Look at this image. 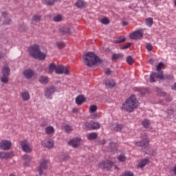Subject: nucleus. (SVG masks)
<instances>
[{"label": "nucleus", "instance_id": "obj_41", "mask_svg": "<svg viewBox=\"0 0 176 176\" xmlns=\"http://www.w3.org/2000/svg\"><path fill=\"white\" fill-rule=\"evenodd\" d=\"M123 129V125L120 124H116V126L114 127L115 131H120Z\"/></svg>", "mask_w": 176, "mask_h": 176}, {"label": "nucleus", "instance_id": "obj_3", "mask_svg": "<svg viewBox=\"0 0 176 176\" xmlns=\"http://www.w3.org/2000/svg\"><path fill=\"white\" fill-rule=\"evenodd\" d=\"M82 58L87 67H93L101 61L100 58L92 52H88L85 55H83Z\"/></svg>", "mask_w": 176, "mask_h": 176}, {"label": "nucleus", "instance_id": "obj_17", "mask_svg": "<svg viewBox=\"0 0 176 176\" xmlns=\"http://www.w3.org/2000/svg\"><path fill=\"white\" fill-rule=\"evenodd\" d=\"M75 6L80 9H83V8H87V3L82 0H78L76 2Z\"/></svg>", "mask_w": 176, "mask_h": 176}, {"label": "nucleus", "instance_id": "obj_13", "mask_svg": "<svg viewBox=\"0 0 176 176\" xmlns=\"http://www.w3.org/2000/svg\"><path fill=\"white\" fill-rule=\"evenodd\" d=\"M13 156H14L13 152H0L1 159H5L6 160L8 159H12Z\"/></svg>", "mask_w": 176, "mask_h": 176}, {"label": "nucleus", "instance_id": "obj_52", "mask_svg": "<svg viewBox=\"0 0 176 176\" xmlns=\"http://www.w3.org/2000/svg\"><path fill=\"white\" fill-rule=\"evenodd\" d=\"M110 146L111 148V151H115V149H116V144L115 143H110Z\"/></svg>", "mask_w": 176, "mask_h": 176}, {"label": "nucleus", "instance_id": "obj_33", "mask_svg": "<svg viewBox=\"0 0 176 176\" xmlns=\"http://www.w3.org/2000/svg\"><path fill=\"white\" fill-rule=\"evenodd\" d=\"M60 31L63 32L64 35H68L71 34V30L68 28H62Z\"/></svg>", "mask_w": 176, "mask_h": 176}, {"label": "nucleus", "instance_id": "obj_39", "mask_svg": "<svg viewBox=\"0 0 176 176\" xmlns=\"http://www.w3.org/2000/svg\"><path fill=\"white\" fill-rule=\"evenodd\" d=\"M85 126L87 129L89 130H93V121H89L85 122Z\"/></svg>", "mask_w": 176, "mask_h": 176}, {"label": "nucleus", "instance_id": "obj_56", "mask_svg": "<svg viewBox=\"0 0 176 176\" xmlns=\"http://www.w3.org/2000/svg\"><path fill=\"white\" fill-rule=\"evenodd\" d=\"M148 155H151V156H156V152L152 151L151 153L150 152Z\"/></svg>", "mask_w": 176, "mask_h": 176}, {"label": "nucleus", "instance_id": "obj_11", "mask_svg": "<svg viewBox=\"0 0 176 176\" xmlns=\"http://www.w3.org/2000/svg\"><path fill=\"white\" fill-rule=\"evenodd\" d=\"M82 139L80 138H74L69 142V145H70V146H73V148H78V146L80 145Z\"/></svg>", "mask_w": 176, "mask_h": 176}, {"label": "nucleus", "instance_id": "obj_40", "mask_svg": "<svg viewBox=\"0 0 176 176\" xmlns=\"http://www.w3.org/2000/svg\"><path fill=\"white\" fill-rule=\"evenodd\" d=\"M100 123L92 121V130H97V129H100Z\"/></svg>", "mask_w": 176, "mask_h": 176}, {"label": "nucleus", "instance_id": "obj_15", "mask_svg": "<svg viewBox=\"0 0 176 176\" xmlns=\"http://www.w3.org/2000/svg\"><path fill=\"white\" fill-rule=\"evenodd\" d=\"M104 85L106 87H109L110 89H112L114 86H116V82L113 80H104Z\"/></svg>", "mask_w": 176, "mask_h": 176}, {"label": "nucleus", "instance_id": "obj_23", "mask_svg": "<svg viewBox=\"0 0 176 176\" xmlns=\"http://www.w3.org/2000/svg\"><path fill=\"white\" fill-rule=\"evenodd\" d=\"M38 81L42 85H47V83L49 82V78H47V76H41L39 77Z\"/></svg>", "mask_w": 176, "mask_h": 176}, {"label": "nucleus", "instance_id": "obj_48", "mask_svg": "<svg viewBox=\"0 0 176 176\" xmlns=\"http://www.w3.org/2000/svg\"><path fill=\"white\" fill-rule=\"evenodd\" d=\"M100 23H102V24H109V19L107 17L103 18L101 19Z\"/></svg>", "mask_w": 176, "mask_h": 176}, {"label": "nucleus", "instance_id": "obj_24", "mask_svg": "<svg viewBox=\"0 0 176 176\" xmlns=\"http://www.w3.org/2000/svg\"><path fill=\"white\" fill-rule=\"evenodd\" d=\"M160 73H152L150 75V82L155 83L156 82V78H159Z\"/></svg>", "mask_w": 176, "mask_h": 176}, {"label": "nucleus", "instance_id": "obj_54", "mask_svg": "<svg viewBox=\"0 0 176 176\" xmlns=\"http://www.w3.org/2000/svg\"><path fill=\"white\" fill-rule=\"evenodd\" d=\"M78 111H79V109H78V108H74L72 109L73 113H78Z\"/></svg>", "mask_w": 176, "mask_h": 176}, {"label": "nucleus", "instance_id": "obj_4", "mask_svg": "<svg viewBox=\"0 0 176 176\" xmlns=\"http://www.w3.org/2000/svg\"><path fill=\"white\" fill-rule=\"evenodd\" d=\"M2 77L1 80L3 83H8L9 82V76L10 75V69L8 67H4L2 69Z\"/></svg>", "mask_w": 176, "mask_h": 176}, {"label": "nucleus", "instance_id": "obj_5", "mask_svg": "<svg viewBox=\"0 0 176 176\" xmlns=\"http://www.w3.org/2000/svg\"><path fill=\"white\" fill-rule=\"evenodd\" d=\"M113 162H112L111 160H107L100 162L98 167L102 170H104L105 171H109V170L112 168V166H113Z\"/></svg>", "mask_w": 176, "mask_h": 176}, {"label": "nucleus", "instance_id": "obj_42", "mask_svg": "<svg viewBox=\"0 0 176 176\" xmlns=\"http://www.w3.org/2000/svg\"><path fill=\"white\" fill-rule=\"evenodd\" d=\"M164 67V64L163 63H160L157 67V71L159 72L158 74H160L162 72V68Z\"/></svg>", "mask_w": 176, "mask_h": 176}, {"label": "nucleus", "instance_id": "obj_31", "mask_svg": "<svg viewBox=\"0 0 176 176\" xmlns=\"http://www.w3.org/2000/svg\"><path fill=\"white\" fill-rule=\"evenodd\" d=\"M114 42L115 43H123V42H126V38L124 36H121L114 41Z\"/></svg>", "mask_w": 176, "mask_h": 176}, {"label": "nucleus", "instance_id": "obj_12", "mask_svg": "<svg viewBox=\"0 0 176 176\" xmlns=\"http://www.w3.org/2000/svg\"><path fill=\"white\" fill-rule=\"evenodd\" d=\"M56 92V87H50L47 89L45 91V97L46 98H50V100H52V94Z\"/></svg>", "mask_w": 176, "mask_h": 176}, {"label": "nucleus", "instance_id": "obj_26", "mask_svg": "<svg viewBox=\"0 0 176 176\" xmlns=\"http://www.w3.org/2000/svg\"><path fill=\"white\" fill-rule=\"evenodd\" d=\"M45 132L46 133V134L47 135H50V134H54V127L52 126H48L45 128Z\"/></svg>", "mask_w": 176, "mask_h": 176}, {"label": "nucleus", "instance_id": "obj_46", "mask_svg": "<svg viewBox=\"0 0 176 176\" xmlns=\"http://www.w3.org/2000/svg\"><path fill=\"white\" fill-rule=\"evenodd\" d=\"M23 160H25V162H31V160L32 158L29 155L26 154V155L23 156Z\"/></svg>", "mask_w": 176, "mask_h": 176}, {"label": "nucleus", "instance_id": "obj_2", "mask_svg": "<svg viewBox=\"0 0 176 176\" xmlns=\"http://www.w3.org/2000/svg\"><path fill=\"white\" fill-rule=\"evenodd\" d=\"M30 56H32L33 58L36 60H45L46 55L43 52H41L39 45L34 44L28 49Z\"/></svg>", "mask_w": 176, "mask_h": 176}, {"label": "nucleus", "instance_id": "obj_27", "mask_svg": "<svg viewBox=\"0 0 176 176\" xmlns=\"http://www.w3.org/2000/svg\"><path fill=\"white\" fill-rule=\"evenodd\" d=\"M142 126H143L144 129H149V126H151V121L148 119H144L142 122Z\"/></svg>", "mask_w": 176, "mask_h": 176}, {"label": "nucleus", "instance_id": "obj_28", "mask_svg": "<svg viewBox=\"0 0 176 176\" xmlns=\"http://www.w3.org/2000/svg\"><path fill=\"white\" fill-rule=\"evenodd\" d=\"M44 5H49L50 6H53L56 3L57 0H41Z\"/></svg>", "mask_w": 176, "mask_h": 176}, {"label": "nucleus", "instance_id": "obj_58", "mask_svg": "<svg viewBox=\"0 0 176 176\" xmlns=\"http://www.w3.org/2000/svg\"><path fill=\"white\" fill-rule=\"evenodd\" d=\"M1 58H3V54L2 52H0V60Z\"/></svg>", "mask_w": 176, "mask_h": 176}, {"label": "nucleus", "instance_id": "obj_32", "mask_svg": "<svg viewBox=\"0 0 176 176\" xmlns=\"http://www.w3.org/2000/svg\"><path fill=\"white\" fill-rule=\"evenodd\" d=\"M97 137H98V135L96 133H91L87 135V138L88 140H96Z\"/></svg>", "mask_w": 176, "mask_h": 176}, {"label": "nucleus", "instance_id": "obj_9", "mask_svg": "<svg viewBox=\"0 0 176 176\" xmlns=\"http://www.w3.org/2000/svg\"><path fill=\"white\" fill-rule=\"evenodd\" d=\"M0 148L3 151H9L12 148V142L6 140H1L0 142Z\"/></svg>", "mask_w": 176, "mask_h": 176}, {"label": "nucleus", "instance_id": "obj_43", "mask_svg": "<svg viewBox=\"0 0 176 176\" xmlns=\"http://www.w3.org/2000/svg\"><path fill=\"white\" fill-rule=\"evenodd\" d=\"M120 176H134V173H133L131 171H125Z\"/></svg>", "mask_w": 176, "mask_h": 176}, {"label": "nucleus", "instance_id": "obj_49", "mask_svg": "<svg viewBox=\"0 0 176 176\" xmlns=\"http://www.w3.org/2000/svg\"><path fill=\"white\" fill-rule=\"evenodd\" d=\"M97 111V105H92L89 107L90 112H96Z\"/></svg>", "mask_w": 176, "mask_h": 176}, {"label": "nucleus", "instance_id": "obj_36", "mask_svg": "<svg viewBox=\"0 0 176 176\" xmlns=\"http://www.w3.org/2000/svg\"><path fill=\"white\" fill-rule=\"evenodd\" d=\"M56 46L58 49H64L65 47V43L63 41L56 42Z\"/></svg>", "mask_w": 176, "mask_h": 176}, {"label": "nucleus", "instance_id": "obj_14", "mask_svg": "<svg viewBox=\"0 0 176 176\" xmlns=\"http://www.w3.org/2000/svg\"><path fill=\"white\" fill-rule=\"evenodd\" d=\"M157 76L159 79H161V80H166V79H168V80H171L173 79V76L171 75H164L163 71H161L160 72V75H158Z\"/></svg>", "mask_w": 176, "mask_h": 176}, {"label": "nucleus", "instance_id": "obj_30", "mask_svg": "<svg viewBox=\"0 0 176 176\" xmlns=\"http://www.w3.org/2000/svg\"><path fill=\"white\" fill-rule=\"evenodd\" d=\"M56 69H57V67H56V65L54 63H51L49 67V74H53L54 71L56 72Z\"/></svg>", "mask_w": 176, "mask_h": 176}, {"label": "nucleus", "instance_id": "obj_22", "mask_svg": "<svg viewBox=\"0 0 176 176\" xmlns=\"http://www.w3.org/2000/svg\"><path fill=\"white\" fill-rule=\"evenodd\" d=\"M44 146L50 149L54 146V142L52 140H49L45 142Z\"/></svg>", "mask_w": 176, "mask_h": 176}, {"label": "nucleus", "instance_id": "obj_38", "mask_svg": "<svg viewBox=\"0 0 176 176\" xmlns=\"http://www.w3.org/2000/svg\"><path fill=\"white\" fill-rule=\"evenodd\" d=\"M126 63L129 65H133V64H134V59L133 58V57L129 56L126 57Z\"/></svg>", "mask_w": 176, "mask_h": 176}, {"label": "nucleus", "instance_id": "obj_60", "mask_svg": "<svg viewBox=\"0 0 176 176\" xmlns=\"http://www.w3.org/2000/svg\"><path fill=\"white\" fill-rule=\"evenodd\" d=\"M10 176H14V175H10Z\"/></svg>", "mask_w": 176, "mask_h": 176}, {"label": "nucleus", "instance_id": "obj_50", "mask_svg": "<svg viewBox=\"0 0 176 176\" xmlns=\"http://www.w3.org/2000/svg\"><path fill=\"white\" fill-rule=\"evenodd\" d=\"M130 46H131V43H127L126 45H124V46H122L121 47V49H129V47H130Z\"/></svg>", "mask_w": 176, "mask_h": 176}, {"label": "nucleus", "instance_id": "obj_44", "mask_svg": "<svg viewBox=\"0 0 176 176\" xmlns=\"http://www.w3.org/2000/svg\"><path fill=\"white\" fill-rule=\"evenodd\" d=\"M62 19H63V16L61 15H56L54 17V21H56V23L61 21Z\"/></svg>", "mask_w": 176, "mask_h": 176}, {"label": "nucleus", "instance_id": "obj_35", "mask_svg": "<svg viewBox=\"0 0 176 176\" xmlns=\"http://www.w3.org/2000/svg\"><path fill=\"white\" fill-rule=\"evenodd\" d=\"M156 91L158 94V96H160V97H165V96H167V93H166L165 91H161L160 89L157 88L156 89Z\"/></svg>", "mask_w": 176, "mask_h": 176}, {"label": "nucleus", "instance_id": "obj_6", "mask_svg": "<svg viewBox=\"0 0 176 176\" xmlns=\"http://www.w3.org/2000/svg\"><path fill=\"white\" fill-rule=\"evenodd\" d=\"M20 145L22 148V150L26 153H30L32 152V148L30 146V143H28V140H25L20 142Z\"/></svg>", "mask_w": 176, "mask_h": 176}, {"label": "nucleus", "instance_id": "obj_47", "mask_svg": "<svg viewBox=\"0 0 176 176\" xmlns=\"http://www.w3.org/2000/svg\"><path fill=\"white\" fill-rule=\"evenodd\" d=\"M10 23H12V19H8V18H5L3 22V23L5 24L6 25H9Z\"/></svg>", "mask_w": 176, "mask_h": 176}, {"label": "nucleus", "instance_id": "obj_16", "mask_svg": "<svg viewBox=\"0 0 176 176\" xmlns=\"http://www.w3.org/2000/svg\"><path fill=\"white\" fill-rule=\"evenodd\" d=\"M23 74L24 75L25 77H26L27 79H31V78L34 76V71L28 69L25 70L23 72Z\"/></svg>", "mask_w": 176, "mask_h": 176}, {"label": "nucleus", "instance_id": "obj_59", "mask_svg": "<svg viewBox=\"0 0 176 176\" xmlns=\"http://www.w3.org/2000/svg\"><path fill=\"white\" fill-rule=\"evenodd\" d=\"M124 25H127V23L126 22H123Z\"/></svg>", "mask_w": 176, "mask_h": 176}, {"label": "nucleus", "instance_id": "obj_51", "mask_svg": "<svg viewBox=\"0 0 176 176\" xmlns=\"http://www.w3.org/2000/svg\"><path fill=\"white\" fill-rule=\"evenodd\" d=\"M146 47L148 52H151L152 49H153V47H152L151 44H146Z\"/></svg>", "mask_w": 176, "mask_h": 176}, {"label": "nucleus", "instance_id": "obj_18", "mask_svg": "<svg viewBox=\"0 0 176 176\" xmlns=\"http://www.w3.org/2000/svg\"><path fill=\"white\" fill-rule=\"evenodd\" d=\"M86 101V98L83 95H80L76 98V103L77 105H82Z\"/></svg>", "mask_w": 176, "mask_h": 176}, {"label": "nucleus", "instance_id": "obj_57", "mask_svg": "<svg viewBox=\"0 0 176 176\" xmlns=\"http://www.w3.org/2000/svg\"><path fill=\"white\" fill-rule=\"evenodd\" d=\"M6 16H8V12H5L2 13V16L4 17V19L6 17Z\"/></svg>", "mask_w": 176, "mask_h": 176}, {"label": "nucleus", "instance_id": "obj_53", "mask_svg": "<svg viewBox=\"0 0 176 176\" xmlns=\"http://www.w3.org/2000/svg\"><path fill=\"white\" fill-rule=\"evenodd\" d=\"M166 101H167L168 102H170V101H173L171 96H166Z\"/></svg>", "mask_w": 176, "mask_h": 176}, {"label": "nucleus", "instance_id": "obj_8", "mask_svg": "<svg viewBox=\"0 0 176 176\" xmlns=\"http://www.w3.org/2000/svg\"><path fill=\"white\" fill-rule=\"evenodd\" d=\"M48 164L49 161L47 160H43L41 162L39 167L36 168L40 175H42L43 174L44 170H47Z\"/></svg>", "mask_w": 176, "mask_h": 176}, {"label": "nucleus", "instance_id": "obj_19", "mask_svg": "<svg viewBox=\"0 0 176 176\" xmlns=\"http://www.w3.org/2000/svg\"><path fill=\"white\" fill-rule=\"evenodd\" d=\"M146 164H149V159L144 158L139 162L138 167H140V168H144V167L146 166Z\"/></svg>", "mask_w": 176, "mask_h": 176}, {"label": "nucleus", "instance_id": "obj_25", "mask_svg": "<svg viewBox=\"0 0 176 176\" xmlns=\"http://www.w3.org/2000/svg\"><path fill=\"white\" fill-rule=\"evenodd\" d=\"M42 20V15L39 14H34L32 16V21H34V23H40V21Z\"/></svg>", "mask_w": 176, "mask_h": 176}, {"label": "nucleus", "instance_id": "obj_20", "mask_svg": "<svg viewBox=\"0 0 176 176\" xmlns=\"http://www.w3.org/2000/svg\"><path fill=\"white\" fill-rule=\"evenodd\" d=\"M21 97L23 100V101H29L30 98H31V96H30V93L28 91H23L21 94Z\"/></svg>", "mask_w": 176, "mask_h": 176}, {"label": "nucleus", "instance_id": "obj_34", "mask_svg": "<svg viewBox=\"0 0 176 176\" xmlns=\"http://www.w3.org/2000/svg\"><path fill=\"white\" fill-rule=\"evenodd\" d=\"M119 58H123V54H113L112 56V60H118Z\"/></svg>", "mask_w": 176, "mask_h": 176}, {"label": "nucleus", "instance_id": "obj_29", "mask_svg": "<svg viewBox=\"0 0 176 176\" xmlns=\"http://www.w3.org/2000/svg\"><path fill=\"white\" fill-rule=\"evenodd\" d=\"M145 21L146 25H147L148 27H152V25H153V18H146Z\"/></svg>", "mask_w": 176, "mask_h": 176}, {"label": "nucleus", "instance_id": "obj_10", "mask_svg": "<svg viewBox=\"0 0 176 176\" xmlns=\"http://www.w3.org/2000/svg\"><path fill=\"white\" fill-rule=\"evenodd\" d=\"M144 36V30L142 29H140L139 30L133 32L130 35L131 39H141Z\"/></svg>", "mask_w": 176, "mask_h": 176}, {"label": "nucleus", "instance_id": "obj_45", "mask_svg": "<svg viewBox=\"0 0 176 176\" xmlns=\"http://www.w3.org/2000/svg\"><path fill=\"white\" fill-rule=\"evenodd\" d=\"M72 130H74L72 129V126H71L69 125L65 126V131H66V133H71V131H72Z\"/></svg>", "mask_w": 176, "mask_h": 176}, {"label": "nucleus", "instance_id": "obj_37", "mask_svg": "<svg viewBox=\"0 0 176 176\" xmlns=\"http://www.w3.org/2000/svg\"><path fill=\"white\" fill-rule=\"evenodd\" d=\"M118 160L119 162H126V160H127V157H126L125 155L121 154L118 156Z\"/></svg>", "mask_w": 176, "mask_h": 176}, {"label": "nucleus", "instance_id": "obj_1", "mask_svg": "<svg viewBox=\"0 0 176 176\" xmlns=\"http://www.w3.org/2000/svg\"><path fill=\"white\" fill-rule=\"evenodd\" d=\"M138 107V100L135 96H131L122 105V109L129 113L133 112Z\"/></svg>", "mask_w": 176, "mask_h": 176}, {"label": "nucleus", "instance_id": "obj_55", "mask_svg": "<svg viewBox=\"0 0 176 176\" xmlns=\"http://www.w3.org/2000/svg\"><path fill=\"white\" fill-rule=\"evenodd\" d=\"M112 72H111V70L109 69H107L105 71V74L106 75H109V74H111Z\"/></svg>", "mask_w": 176, "mask_h": 176}, {"label": "nucleus", "instance_id": "obj_21", "mask_svg": "<svg viewBox=\"0 0 176 176\" xmlns=\"http://www.w3.org/2000/svg\"><path fill=\"white\" fill-rule=\"evenodd\" d=\"M138 146H142L143 149H146L149 146V140H143L141 142L138 144Z\"/></svg>", "mask_w": 176, "mask_h": 176}, {"label": "nucleus", "instance_id": "obj_7", "mask_svg": "<svg viewBox=\"0 0 176 176\" xmlns=\"http://www.w3.org/2000/svg\"><path fill=\"white\" fill-rule=\"evenodd\" d=\"M56 74H58V75H63V74H65V75H69V68L63 65L58 66L56 69Z\"/></svg>", "mask_w": 176, "mask_h": 176}]
</instances>
